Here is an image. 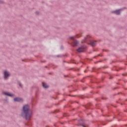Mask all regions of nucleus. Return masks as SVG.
Here are the masks:
<instances>
[{
  "label": "nucleus",
  "mask_w": 127,
  "mask_h": 127,
  "mask_svg": "<svg viewBox=\"0 0 127 127\" xmlns=\"http://www.w3.org/2000/svg\"><path fill=\"white\" fill-rule=\"evenodd\" d=\"M91 106V104H88L85 106L86 109H89V107Z\"/></svg>",
  "instance_id": "9b49d317"
},
{
  "label": "nucleus",
  "mask_w": 127,
  "mask_h": 127,
  "mask_svg": "<svg viewBox=\"0 0 127 127\" xmlns=\"http://www.w3.org/2000/svg\"><path fill=\"white\" fill-rule=\"evenodd\" d=\"M55 127H56V125H55Z\"/></svg>",
  "instance_id": "2f4dec72"
},
{
  "label": "nucleus",
  "mask_w": 127,
  "mask_h": 127,
  "mask_svg": "<svg viewBox=\"0 0 127 127\" xmlns=\"http://www.w3.org/2000/svg\"><path fill=\"white\" fill-rule=\"evenodd\" d=\"M77 127H79V126H81V127H87L86 126H87V123L86 122V121L81 120H79L78 121V124L77 125Z\"/></svg>",
  "instance_id": "20e7f679"
},
{
  "label": "nucleus",
  "mask_w": 127,
  "mask_h": 127,
  "mask_svg": "<svg viewBox=\"0 0 127 127\" xmlns=\"http://www.w3.org/2000/svg\"><path fill=\"white\" fill-rule=\"evenodd\" d=\"M3 94L8 97H13V94L7 92H3Z\"/></svg>",
  "instance_id": "1a4fd4ad"
},
{
  "label": "nucleus",
  "mask_w": 127,
  "mask_h": 127,
  "mask_svg": "<svg viewBox=\"0 0 127 127\" xmlns=\"http://www.w3.org/2000/svg\"><path fill=\"white\" fill-rule=\"evenodd\" d=\"M122 75H123V76H126V75L125 74H123Z\"/></svg>",
  "instance_id": "5701e85b"
},
{
  "label": "nucleus",
  "mask_w": 127,
  "mask_h": 127,
  "mask_svg": "<svg viewBox=\"0 0 127 127\" xmlns=\"http://www.w3.org/2000/svg\"><path fill=\"white\" fill-rule=\"evenodd\" d=\"M19 86L21 87H22V85L21 84V83H19Z\"/></svg>",
  "instance_id": "4468645a"
},
{
  "label": "nucleus",
  "mask_w": 127,
  "mask_h": 127,
  "mask_svg": "<svg viewBox=\"0 0 127 127\" xmlns=\"http://www.w3.org/2000/svg\"><path fill=\"white\" fill-rule=\"evenodd\" d=\"M45 67H46V68H47V66H46Z\"/></svg>",
  "instance_id": "c85d7f7f"
},
{
  "label": "nucleus",
  "mask_w": 127,
  "mask_h": 127,
  "mask_svg": "<svg viewBox=\"0 0 127 127\" xmlns=\"http://www.w3.org/2000/svg\"><path fill=\"white\" fill-rule=\"evenodd\" d=\"M116 70L119 71V69H116Z\"/></svg>",
  "instance_id": "c756f323"
},
{
  "label": "nucleus",
  "mask_w": 127,
  "mask_h": 127,
  "mask_svg": "<svg viewBox=\"0 0 127 127\" xmlns=\"http://www.w3.org/2000/svg\"><path fill=\"white\" fill-rule=\"evenodd\" d=\"M69 96H70L71 97H76V95H69Z\"/></svg>",
  "instance_id": "f3484780"
},
{
  "label": "nucleus",
  "mask_w": 127,
  "mask_h": 127,
  "mask_svg": "<svg viewBox=\"0 0 127 127\" xmlns=\"http://www.w3.org/2000/svg\"><path fill=\"white\" fill-rule=\"evenodd\" d=\"M126 101H127V99H126Z\"/></svg>",
  "instance_id": "72a5a7b5"
},
{
  "label": "nucleus",
  "mask_w": 127,
  "mask_h": 127,
  "mask_svg": "<svg viewBox=\"0 0 127 127\" xmlns=\"http://www.w3.org/2000/svg\"><path fill=\"white\" fill-rule=\"evenodd\" d=\"M73 37H70V39H73Z\"/></svg>",
  "instance_id": "412c9836"
},
{
  "label": "nucleus",
  "mask_w": 127,
  "mask_h": 127,
  "mask_svg": "<svg viewBox=\"0 0 127 127\" xmlns=\"http://www.w3.org/2000/svg\"><path fill=\"white\" fill-rule=\"evenodd\" d=\"M14 102H21L23 101V99L22 98H20L19 97H16L14 98Z\"/></svg>",
  "instance_id": "0eeeda50"
},
{
  "label": "nucleus",
  "mask_w": 127,
  "mask_h": 127,
  "mask_svg": "<svg viewBox=\"0 0 127 127\" xmlns=\"http://www.w3.org/2000/svg\"><path fill=\"white\" fill-rule=\"evenodd\" d=\"M21 117L25 119L26 121H30L32 117V112L30 111L29 106L25 105L23 107L21 112Z\"/></svg>",
  "instance_id": "f257e3e1"
},
{
  "label": "nucleus",
  "mask_w": 127,
  "mask_h": 127,
  "mask_svg": "<svg viewBox=\"0 0 127 127\" xmlns=\"http://www.w3.org/2000/svg\"><path fill=\"white\" fill-rule=\"evenodd\" d=\"M112 13H115V14H117V15H120V14H121V9L116 10L115 11H113L112 12Z\"/></svg>",
  "instance_id": "423d86ee"
},
{
  "label": "nucleus",
  "mask_w": 127,
  "mask_h": 127,
  "mask_svg": "<svg viewBox=\"0 0 127 127\" xmlns=\"http://www.w3.org/2000/svg\"><path fill=\"white\" fill-rule=\"evenodd\" d=\"M3 78L4 80H7L9 77V76H10V74H9V72L6 71V70H4L3 71Z\"/></svg>",
  "instance_id": "39448f33"
},
{
  "label": "nucleus",
  "mask_w": 127,
  "mask_h": 127,
  "mask_svg": "<svg viewBox=\"0 0 127 127\" xmlns=\"http://www.w3.org/2000/svg\"><path fill=\"white\" fill-rule=\"evenodd\" d=\"M78 35H76V38H78L79 37H78Z\"/></svg>",
  "instance_id": "4be33fe9"
},
{
  "label": "nucleus",
  "mask_w": 127,
  "mask_h": 127,
  "mask_svg": "<svg viewBox=\"0 0 127 127\" xmlns=\"http://www.w3.org/2000/svg\"><path fill=\"white\" fill-rule=\"evenodd\" d=\"M36 14H39V12L38 11L36 12Z\"/></svg>",
  "instance_id": "2eb2a0df"
},
{
  "label": "nucleus",
  "mask_w": 127,
  "mask_h": 127,
  "mask_svg": "<svg viewBox=\"0 0 127 127\" xmlns=\"http://www.w3.org/2000/svg\"><path fill=\"white\" fill-rule=\"evenodd\" d=\"M91 38L92 37L90 36L87 35L83 40V42H86L88 44H90L92 47H95L97 41H93Z\"/></svg>",
  "instance_id": "f03ea898"
},
{
  "label": "nucleus",
  "mask_w": 127,
  "mask_h": 127,
  "mask_svg": "<svg viewBox=\"0 0 127 127\" xmlns=\"http://www.w3.org/2000/svg\"><path fill=\"white\" fill-rule=\"evenodd\" d=\"M117 87L114 88V90H116V89H117Z\"/></svg>",
  "instance_id": "393cba45"
},
{
  "label": "nucleus",
  "mask_w": 127,
  "mask_h": 127,
  "mask_svg": "<svg viewBox=\"0 0 127 127\" xmlns=\"http://www.w3.org/2000/svg\"><path fill=\"white\" fill-rule=\"evenodd\" d=\"M97 100H98L97 98L95 99V101H97Z\"/></svg>",
  "instance_id": "b1692460"
},
{
  "label": "nucleus",
  "mask_w": 127,
  "mask_h": 127,
  "mask_svg": "<svg viewBox=\"0 0 127 127\" xmlns=\"http://www.w3.org/2000/svg\"><path fill=\"white\" fill-rule=\"evenodd\" d=\"M42 85H43V87L45 88V89H48L49 86L48 85H47V84H46V83L44 82H42Z\"/></svg>",
  "instance_id": "9d476101"
},
{
  "label": "nucleus",
  "mask_w": 127,
  "mask_h": 127,
  "mask_svg": "<svg viewBox=\"0 0 127 127\" xmlns=\"http://www.w3.org/2000/svg\"><path fill=\"white\" fill-rule=\"evenodd\" d=\"M83 90H85V88H83Z\"/></svg>",
  "instance_id": "7c9ffc66"
},
{
  "label": "nucleus",
  "mask_w": 127,
  "mask_h": 127,
  "mask_svg": "<svg viewBox=\"0 0 127 127\" xmlns=\"http://www.w3.org/2000/svg\"><path fill=\"white\" fill-rule=\"evenodd\" d=\"M78 44H79V41H78L77 40H74L73 41L72 46L73 47H75V46H77L78 45Z\"/></svg>",
  "instance_id": "6e6552de"
},
{
  "label": "nucleus",
  "mask_w": 127,
  "mask_h": 127,
  "mask_svg": "<svg viewBox=\"0 0 127 127\" xmlns=\"http://www.w3.org/2000/svg\"><path fill=\"white\" fill-rule=\"evenodd\" d=\"M101 99L102 100H108V98L105 97H102Z\"/></svg>",
  "instance_id": "f8f14e48"
},
{
  "label": "nucleus",
  "mask_w": 127,
  "mask_h": 127,
  "mask_svg": "<svg viewBox=\"0 0 127 127\" xmlns=\"http://www.w3.org/2000/svg\"><path fill=\"white\" fill-rule=\"evenodd\" d=\"M81 99H84V97H80Z\"/></svg>",
  "instance_id": "bb28decb"
},
{
  "label": "nucleus",
  "mask_w": 127,
  "mask_h": 127,
  "mask_svg": "<svg viewBox=\"0 0 127 127\" xmlns=\"http://www.w3.org/2000/svg\"><path fill=\"white\" fill-rule=\"evenodd\" d=\"M57 67V66L55 65H53V68H56Z\"/></svg>",
  "instance_id": "ddd939ff"
},
{
  "label": "nucleus",
  "mask_w": 127,
  "mask_h": 127,
  "mask_svg": "<svg viewBox=\"0 0 127 127\" xmlns=\"http://www.w3.org/2000/svg\"><path fill=\"white\" fill-rule=\"evenodd\" d=\"M0 3H3V1H1V0H0Z\"/></svg>",
  "instance_id": "dca6fc26"
},
{
  "label": "nucleus",
  "mask_w": 127,
  "mask_h": 127,
  "mask_svg": "<svg viewBox=\"0 0 127 127\" xmlns=\"http://www.w3.org/2000/svg\"><path fill=\"white\" fill-rule=\"evenodd\" d=\"M87 50V46L85 45H82L80 47H79L78 49L76 50V51L77 52H79V53H81V52H85V51H86Z\"/></svg>",
  "instance_id": "7ed1b4c3"
},
{
  "label": "nucleus",
  "mask_w": 127,
  "mask_h": 127,
  "mask_svg": "<svg viewBox=\"0 0 127 127\" xmlns=\"http://www.w3.org/2000/svg\"><path fill=\"white\" fill-rule=\"evenodd\" d=\"M120 70H122V68H120Z\"/></svg>",
  "instance_id": "473e14b6"
},
{
  "label": "nucleus",
  "mask_w": 127,
  "mask_h": 127,
  "mask_svg": "<svg viewBox=\"0 0 127 127\" xmlns=\"http://www.w3.org/2000/svg\"><path fill=\"white\" fill-rule=\"evenodd\" d=\"M120 92H119V93H118V95H120Z\"/></svg>",
  "instance_id": "a878e982"
},
{
  "label": "nucleus",
  "mask_w": 127,
  "mask_h": 127,
  "mask_svg": "<svg viewBox=\"0 0 127 127\" xmlns=\"http://www.w3.org/2000/svg\"><path fill=\"white\" fill-rule=\"evenodd\" d=\"M113 78H114V77H113V76H110V77L109 78V79H113Z\"/></svg>",
  "instance_id": "a211bd4d"
},
{
  "label": "nucleus",
  "mask_w": 127,
  "mask_h": 127,
  "mask_svg": "<svg viewBox=\"0 0 127 127\" xmlns=\"http://www.w3.org/2000/svg\"><path fill=\"white\" fill-rule=\"evenodd\" d=\"M102 126H105L106 125V124H102Z\"/></svg>",
  "instance_id": "6ab92c4d"
},
{
  "label": "nucleus",
  "mask_w": 127,
  "mask_h": 127,
  "mask_svg": "<svg viewBox=\"0 0 127 127\" xmlns=\"http://www.w3.org/2000/svg\"><path fill=\"white\" fill-rule=\"evenodd\" d=\"M57 57H61V56L58 55V56H57Z\"/></svg>",
  "instance_id": "aec40b11"
},
{
  "label": "nucleus",
  "mask_w": 127,
  "mask_h": 127,
  "mask_svg": "<svg viewBox=\"0 0 127 127\" xmlns=\"http://www.w3.org/2000/svg\"><path fill=\"white\" fill-rule=\"evenodd\" d=\"M84 73H86V70H84Z\"/></svg>",
  "instance_id": "cd10ccee"
}]
</instances>
